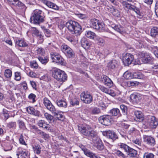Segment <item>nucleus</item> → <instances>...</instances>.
Wrapping results in <instances>:
<instances>
[{
	"mask_svg": "<svg viewBox=\"0 0 158 158\" xmlns=\"http://www.w3.org/2000/svg\"><path fill=\"white\" fill-rule=\"evenodd\" d=\"M65 26L69 31L76 36L80 35L82 32L81 26L75 21L70 20L66 23Z\"/></svg>",
	"mask_w": 158,
	"mask_h": 158,
	"instance_id": "obj_1",
	"label": "nucleus"
},
{
	"mask_svg": "<svg viewBox=\"0 0 158 158\" xmlns=\"http://www.w3.org/2000/svg\"><path fill=\"white\" fill-rule=\"evenodd\" d=\"M78 129L84 135L91 138L93 141L95 142V140L94 139L96 138L97 133L91 127L88 125H81L78 126Z\"/></svg>",
	"mask_w": 158,
	"mask_h": 158,
	"instance_id": "obj_2",
	"label": "nucleus"
},
{
	"mask_svg": "<svg viewBox=\"0 0 158 158\" xmlns=\"http://www.w3.org/2000/svg\"><path fill=\"white\" fill-rule=\"evenodd\" d=\"M44 13L40 10L36 9L34 10L30 21L31 23L39 24L44 21Z\"/></svg>",
	"mask_w": 158,
	"mask_h": 158,
	"instance_id": "obj_3",
	"label": "nucleus"
},
{
	"mask_svg": "<svg viewBox=\"0 0 158 158\" xmlns=\"http://www.w3.org/2000/svg\"><path fill=\"white\" fill-rule=\"evenodd\" d=\"M52 76L60 82H64L67 79V76L65 72L58 69H53Z\"/></svg>",
	"mask_w": 158,
	"mask_h": 158,
	"instance_id": "obj_4",
	"label": "nucleus"
},
{
	"mask_svg": "<svg viewBox=\"0 0 158 158\" xmlns=\"http://www.w3.org/2000/svg\"><path fill=\"white\" fill-rule=\"evenodd\" d=\"M62 52L68 57L70 58L74 56V53L73 50L66 45H62L61 47Z\"/></svg>",
	"mask_w": 158,
	"mask_h": 158,
	"instance_id": "obj_5",
	"label": "nucleus"
},
{
	"mask_svg": "<svg viewBox=\"0 0 158 158\" xmlns=\"http://www.w3.org/2000/svg\"><path fill=\"white\" fill-rule=\"evenodd\" d=\"M138 57L141 58L142 60L144 63H148L152 58L151 54L145 52H139L138 53Z\"/></svg>",
	"mask_w": 158,
	"mask_h": 158,
	"instance_id": "obj_6",
	"label": "nucleus"
},
{
	"mask_svg": "<svg viewBox=\"0 0 158 158\" xmlns=\"http://www.w3.org/2000/svg\"><path fill=\"white\" fill-rule=\"evenodd\" d=\"M43 103L46 108L52 114H56L57 112V110L47 98H44Z\"/></svg>",
	"mask_w": 158,
	"mask_h": 158,
	"instance_id": "obj_7",
	"label": "nucleus"
},
{
	"mask_svg": "<svg viewBox=\"0 0 158 158\" xmlns=\"http://www.w3.org/2000/svg\"><path fill=\"white\" fill-rule=\"evenodd\" d=\"M81 99L86 104H90L93 101V96L88 92H83L81 94Z\"/></svg>",
	"mask_w": 158,
	"mask_h": 158,
	"instance_id": "obj_8",
	"label": "nucleus"
},
{
	"mask_svg": "<svg viewBox=\"0 0 158 158\" xmlns=\"http://www.w3.org/2000/svg\"><path fill=\"white\" fill-rule=\"evenodd\" d=\"M78 146L83 152L84 154L90 158H98L99 157L96 156L95 153L87 149L85 146L82 144H79Z\"/></svg>",
	"mask_w": 158,
	"mask_h": 158,
	"instance_id": "obj_9",
	"label": "nucleus"
},
{
	"mask_svg": "<svg viewBox=\"0 0 158 158\" xmlns=\"http://www.w3.org/2000/svg\"><path fill=\"white\" fill-rule=\"evenodd\" d=\"M98 119L100 123L105 126L110 125L112 120L111 117L107 115L101 116L99 117Z\"/></svg>",
	"mask_w": 158,
	"mask_h": 158,
	"instance_id": "obj_10",
	"label": "nucleus"
},
{
	"mask_svg": "<svg viewBox=\"0 0 158 158\" xmlns=\"http://www.w3.org/2000/svg\"><path fill=\"white\" fill-rule=\"evenodd\" d=\"M134 59L133 55L130 53H127L123 57V62L125 66H128L132 63Z\"/></svg>",
	"mask_w": 158,
	"mask_h": 158,
	"instance_id": "obj_11",
	"label": "nucleus"
},
{
	"mask_svg": "<svg viewBox=\"0 0 158 158\" xmlns=\"http://www.w3.org/2000/svg\"><path fill=\"white\" fill-rule=\"evenodd\" d=\"M143 139L144 142L149 146L153 147L156 144L155 139L151 136L144 135Z\"/></svg>",
	"mask_w": 158,
	"mask_h": 158,
	"instance_id": "obj_12",
	"label": "nucleus"
},
{
	"mask_svg": "<svg viewBox=\"0 0 158 158\" xmlns=\"http://www.w3.org/2000/svg\"><path fill=\"white\" fill-rule=\"evenodd\" d=\"M148 123L150 127L155 128L158 125V119L154 116H151L149 118Z\"/></svg>",
	"mask_w": 158,
	"mask_h": 158,
	"instance_id": "obj_13",
	"label": "nucleus"
},
{
	"mask_svg": "<svg viewBox=\"0 0 158 158\" xmlns=\"http://www.w3.org/2000/svg\"><path fill=\"white\" fill-rule=\"evenodd\" d=\"M110 25L112 28L121 34H123L126 32L125 28L120 25H116L110 23Z\"/></svg>",
	"mask_w": 158,
	"mask_h": 158,
	"instance_id": "obj_14",
	"label": "nucleus"
},
{
	"mask_svg": "<svg viewBox=\"0 0 158 158\" xmlns=\"http://www.w3.org/2000/svg\"><path fill=\"white\" fill-rule=\"evenodd\" d=\"M105 134L108 138L111 139L113 141L115 140L118 138V136L116 134L112 131H105L104 133V135H105Z\"/></svg>",
	"mask_w": 158,
	"mask_h": 158,
	"instance_id": "obj_15",
	"label": "nucleus"
},
{
	"mask_svg": "<svg viewBox=\"0 0 158 158\" xmlns=\"http://www.w3.org/2000/svg\"><path fill=\"white\" fill-rule=\"evenodd\" d=\"M130 98L134 104H138L140 102L141 98L139 94L134 93L131 95Z\"/></svg>",
	"mask_w": 158,
	"mask_h": 158,
	"instance_id": "obj_16",
	"label": "nucleus"
},
{
	"mask_svg": "<svg viewBox=\"0 0 158 158\" xmlns=\"http://www.w3.org/2000/svg\"><path fill=\"white\" fill-rule=\"evenodd\" d=\"M26 110L29 114L35 116L39 117L40 115V112L35 110L33 107L29 106L27 107Z\"/></svg>",
	"mask_w": 158,
	"mask_h": 158,
	"instance_id": "obj_17",
	"label": "nucleus"
},
{
	"mask_svg": "<svg viewBox=\"0 0 158 158\" xmlns=\"http://www.w3.org/2000/svg\"><path fill=\"white\" fill-rule=\"evenodd\" d=\"M102 81L105 85L109 87H111L113 85L112 81L106 76H103Z\"/></svg>",
	"mask_w": 158,
	"mask_h": 158,
	"instance_id": "obj_18",
	"label": "nucleus"
},
{
	"mask_svg": "<svg viewBox=\"0 0 158 158\" xmlns=\"http://www.w3.org/2000/svg\"><path fill=\"white\" fill-rule=\"evenodd\" d=\"M132 142L135 144V146L140 150H143L146 148V147L142 144L140 139H134L132 141Z\"/></svg>",
	"mask_w": 158,
	"mask_h": 158,
	"instance_id": "obj_19",
	"label": "nucleus"
},
{
	"mask_svg": "<svg viewBox=\"0 0 158 158\" xmlns=\"http://www.w3.org/2000/svg\"><path fill=\"white\" fill-rule=\"evenodd\" d=\"M39 126L40 127L44 128L48 130L50 129V126L48 124H47L46 122L43 120H40L37 123Z\"/></svg>",
	"mask_w": 158,
	"mask_h": 158,
	"instance_id": "obj_20",
	"label": "nucleus"
},
{
	"mask_svg": "<svg viewBox=\"0 0 158 158\" xmlns=\"http://www.w3.org/2000/svg\"><path fill=\"white\" fill-rule=\"evenodd\" d=\"M81 44L83 47L85 49H88L91 44V43L85 38L81 39Z\"/></svg>",
	"mask_w": 158,
	"mask_h": 158,
	"instance_id": "obj_21",
	"label": "nucleus"
},
{
	"mask_svg": "<svg viewBox=\"0 0 158 158\" xmlns=\"http://www.w3.org/2000/svg\"><path fill=\"white\" fill-rule=\"evenodd\" d=\"M99 22L96 19H92L90 20V24L92 27L97 30Z\"/></svg>",
	"mask_w": 158,
	"mask_h": 158,
	"instance_id": "obj_22",
	"label": "nucleus"
},
{
	"mask_svg": "<svg viewBox=\"0 0 158 158\" xmlns=\"http://www.w3.org/2000/svg\"><path fill=\"white\" fill-rule=\"evenodd\" d=\"M131 10H132L134 11L137 15H138L137 17L141 19L143 17V16L141 14L140 9L139 8L132 5Z\"/></svg>",
	"mask_w": 158,
	"mask_h": 158,
	"instance_id": "obj_23",
	"label": "nucleus"
},
{
	"mask_svg": "<svg viewBox=\"0 0 158 158\" xmlns=\"http://www.w3.org/2000/svg\"><path fill=\"white\" fill-rule=\"evenodd\" d=\"M56 103L57 106L59 107L64 108L67 107V102L64 100L62 99L57 100L56 102Z\"/></svg>",
	"mask_w": 158,
	"mask_h": 158,
	"instance_id": "obj_24",
	"label": "nucleus"
},
{
	"mask_svg": "<svg viewBox=\"0 0 158 158\" xmlns=\"http://www.w3.org/2000/svg\"><path fill=\"white\" fill-rule=\"evenodd\" d=\"M135 114L136 117L137 121L140 122L143 120V115L141 112L136 111L135 112Z\"/></svg>",
	"mask_w": 158,
	"mask_h": 158,
	"instance_id": "obj_25",
	"label": "nucleus"
},
{
	"mask_svg": "<svg viewBox=\"0 0 158 158\" xmlns=\"http://www.w3.org/2000/svg\"><path fill=\"white\" fill-rule=\"evenodd\" d=\"M18 152L20 154L22 158L23 157L25 158L28 156V151L21 148H18Z\"/></svg>",
	"mask_w": 158,
	"mask_h": 158,
	"instance_id": "obj_26",
	"label": "nucleus"
},
{
	"mask_svg": "<svg viewBox=\"0 0 158 158\" xmlns=\"http://www.w3.org/2000/svg\"><path fill=\"white\" fill-rule=\"evenodd\" d=\"M127 152L130 156L133 157H136L137 154V152L131 147Z\"/></svg>",
	"mask_w": 158,
	"mask_h": 158,
	"instance_id": "obj_27",
	"label": "nucleus"
},
{
	"mask_svg": "<svg viewBox=\"0 0 158 158\" xmlns=\"http://www.w3.org/2000/svg\"><path fill=\"white\" fill-rule=\"evenodd\" d=\"M94 40L98 45L103 46L105 44L104 40L102 38L96 36Z\"/></svg>",
	"mask_w": 158,
	"mask_h": 158,
	"instance_id": "obj_28",
	"label": "nucleus"
},
{
	"mask_svg": "<svg viewBox=\"0 0 158 158\" xmlns=\"http://www.w3.org/2000/svg\"><path fill=\"white\" fill-rule=\"evenodd\" d=\"M117 145L119 147L123 149L124 151L126 152L130 148V147L126 144L122 143H118Z\"/></svg>",
	"mask_w": 158,
	"mask_h": 158,
	"instance_id": "obj_29",
	"label": "nucleus"
},
{
	"mask_svg": "<svg viewBox=\"0 0 158 158\" xmlns=\"http://www.w3.org/2000/svg\"><path fill=\"white\" fill-rule=\"evenodd\" d=\"M151 36L154 37H156L158 36V27H152L151 31Z\"/></svg>",
	"mask_w": 158,
	"mask_h": 158,
	"instance_id": "obj_30",
	"label": "nucleus"
},
{
	"mask_svg": "<svg viewBox=\"0 0 158 158\" xmlns=\"http://www.w3.org/2000/svg\"><path fill=\"white\" fill-rule=\"evenodd\" d=\"M60 56L56 52H52L51 54V57L53 62H56L58 59H59Z\"/></svg>",
	"mask_w": 158,
	"mask_h": 158,
	"instance_id": "obj_31",
	"label": "nucleus"
},
{
	"mask_svg": "<svg viewBox=\"0 0 158 158\" xmlns=\"http://www.w3.org/2000/svg\"><path fill=\"white\" fill-rule=\"evenodd\" d=\"M85 35L87 37L93 40H94L96 36L95 33L91 31H86Z\"/></svg>",
	"mask_w": 158,
	"mask_h": 158,
	"instance_id": "obj_32",
	"label": "nucleus"
},
{
	"mask_svg": "<svg viewBox=\"0 0 158 158\" xmlns=\"http://www.w3.org/2000/svg\"><path fill=\"white\" fill-rule=\"evenodd\" d=\"M110 113L113 116H119L121 115L119 110L117 108L112 109L110 110Z\"/></svg>",
	"mask_w": 158,
	"mask_h": 158,
	"instance_id": "obj_33",
	"label": "nucleus"
},
{
	"mask_svg": "<svg viewBox=\"0 0 158 158\" xmlns=\"http://www.w3.org/2000/svg\"><path fill=\"white\" fill-rule=\"evenodd\" d=\"M80 99L79 98L75 97L72 98L70 101V105L72 106H74L76 105H79V103Z\"/></svg>",
	"mask_w": 158,
	"mask_h": 158,
	"instance_id": "obj_34",
	"label": "nucleus"
},
{
	"mask_svg": "<svg viewBox=\"0 0 158 158\" xmlns=\"http://www.w3.org/2000/svg\"><path fill=\"white\" fill-rule=\"evenodd\" d=\"M16 44L19 46L21 47H27L28 45L26 43L22 40H18L16 41Z\"/></svg>",
	"mask_w": 158,
	"mask_h": 158,
	"instance_id": "obj_35",
	"label": "nucleus"
},
{
	"mask_svg": "<svg viewBox=\"0 0 158 158\" xmlns=\"http://www.w3.org/2000/svg\"><path fill=\"white\" fill-rule=\"evenodd\" d=\"M122 5L124 9L131 10L133 5L127 2H123Z\"/></svg>",
	"mask_w": 158,
	"mask_h": 158,
	"instance_id": "obj_36",
	"label": "nucleus"
},
{
	"mask_svg": "<svg viewBox=\"0 0 158 158\" xmlns=\"http://www.w3.org/2000/svg\"><path fill=\"white\" fill-rule=\"evenodd\" d=\"M97 30L99 31H103L105 30V25L102 23L99 22Z\"/></svg>",
	"mask_w": 158,
	"mask_h": 158,
	"instance_id": "obj_37",
	"label": "nucleus"
},
{
	"mask_svg": "<svg viewBox=\"0 0 158 158\" xmlns=\"http://www.w3.org/2000/svg\"><path fill=\"white\" fill-rule=\"evenodd\" d=\"M97 30L99 31H103L105 30V25L102 23L99 22Z\"/></svg>",
	"mask_w": 158,
	"mask_h": 158,
	"instance_id": "obj_38",
	"label": "nucleus"
},
{
	"mask_svg": "<svg viewBox=\"0 0 158 158\" xmlns=\"http://www.w3.org/2000/svg\"><path fill=\"white\" fill-rule=\"evenodd\" d=\"M117 64V62L116 60H112L108 64V67L112 69L114 68Z\"/></svg>",
	"mask_w": 158,
	"mask_h": 158,
	"instance_id": "obj_39",
	"label": "nucleus"
},
{
	"mask_svg": "<svg viewBox=\"0 0 158 158\" xmlns=\"http://www.w3.org/2000/svg\"><path fill=\"white\" fill-rule=\"evenodd\" d=\"M114 154L118 157L120 158H126V156L121 151L116 150L114 151Z\"/></svg>",
	"mask_w": 158,
	"mask_h": 158,
	"instance_id": "obj_40",
	"label": "nucleus"
},
{
	"mask_svg": "<svg viewBox=\"0 0 158 158\" xmlns=\"http://www.w3.org/2000/svg\"><path fill=\"white\" fill-rule=\"evenodd\" d=\"M96 105L98 107L102 108V109L105 108L106 107L105 104L101 100L99 99H97Z\"/></svg>",
	"mask_w": 158,
	"mask_h": 158,
	"instance_id": "obj_41",
	"label": "nucleus"
},
{
	"mask_svg": "<svg viewBox=\"0 0 158 158\" xmlns=\"http://www.w3.org/2000/svg\"><path fill=\"white\" fill-rule=\"evenodd\" d=\"M34 152L38 154H40L41 152V148L40 146L38 144L35 145L34 147H33Z\"/></svg>",
	"mask_w": 158,
	"mask_h": 158,
	"instance_id": "obj_42",
	"label": "nucleus"
},
{
	"mask_svg": "<svg viewBox=\"0 0 158 158\" xmlns=\"http://www.w3.org/2000/svg\"><path fill=\"white\" fill-rule=\"evenodd\" d=\"M47 6L50 8H52L55 10H58L59 8L58 6L56 5L55 4L53 3L50 1H48Z\"/></svg>",
	"mask_w": 158,
	"mask_h": 158,
	"instance_id": "obj_43",
	"label": "nucleus"
},
{
	"mask_svg": "<svg viewBox=\"0 0 158 158\" xmlns=\"http://www.w3.org/2000/svg\"><path fill=\"white\" fill-rule=\"evenodd\" d=\"M12 72L9 69H6L4 72V76L7 78H10L12 76Z\"/></svg>",
	"mask_w": 158,
	"mask_h": 158,
	"instance_id": "obj_44",
	"label": "nucleus"
},
{
	"mask_svg": "<svg viewBox=\"0 0 158 158\" xmlns=\"http://www.w3.org/2000/svg\"><path fill=\"white\" fill-rule=\"evenodd\" d=\"M100 113L101 110L100 109L97 107H94L93 108L91 111V114H98Z\"/></svg>",
	"mask_w": 158,
	"mask_h": 158,
	"instance_id": "obj_45",
	"label": "nucleus"
},
{
	"mask_svg": "<svg viewBox=\"0 0 158 158\" xmlns=\"http://www.w3.org/2000/svg\"><path fill=\"white\" fill-rule=\"evenodd\" d=\"M123 77L126 79H130L132 78V74L128 71L126 72L123 75Z\"/></svg>",
	"mask_w": 158,
	"mask_h": 158,
	"instance_id": "obj_46",
	"label": "nucleus"
},
{
	"mask_svg": "<svg viewBox=\"0 0 158 158\" xmlns=\"http://www.w3.org/2000/svg\"><path fill=\"white\" fill-rule=\"evenodd\" d=\"M111 12L113 15L117 17H118L119 16V12L118 10L116 9L115 7L113 6H112V8H111Z\"/></svg>",
	"mask_w": 158,
	"mask_h": 158,
	"instance_id": "obj_47",
	"label": "nucleus"
},
{
	"mask_svg": "<svg viewBox=\"0 0 158 158\" xmlns=\"http://www.w3.org/2000/svg\"><path fill=\"white\" fill-rule=\"evenodd\" d=\"M127 85L129 87L138 85L139 83L136 81H128L127 83Z\"/></svg>",
	"mask_w": 158,
	"mask_h": 158,
	"instance_id": "obj_48",
	"label": "nucleus"
},
{
	"mask_svg": "<svg viewBox=\"0 0 158 158\" xmlns=\"http://www.w3.org/2000/svg\"><path fill=\"white\" fill-rule=\"evenodd\" d=\"M154 154L148 152H145L143 155V158H154Z\"/></svg>",
	"mask_w": 158,
	"mask_h": 158,
	"instance_id": "obj_49",
	"label": "nucleus"
},
{
	"mask_svg": "<svg viewBox=\"0 0 158 158\" xmlns=\"http://www.w3.org/2000/svg\"><path fill=\"white\" fill-rule=\"evenodd\" d=\"M39 61L42 64H45L48 62V59L44 57L39 56L37 58Z\"/></svg>",
	"mask_w": 158,
	"mask_h": 158,
	"instance_id": "obj_50",
	"label": "nucleus"
},
{
	"mask_svg": "<svg viewBox=\"0 0 158 158\" xmlns=\"http://www.w3.org/2000/svg\"><path fill=\"white\" fill-rule=\"evenodd\" d=\"M56 63H58L62 65H65L66 64V62L60 56L59 59L56 61Z\"/></svg>",
	"mask_w": 158,
	"mask_h": 158,
	"instance_id": "obj_51",
	"label": "nucleus"
},
{
	"mask_svg": "<svg viewBox=\"0 0 158 158\" xmlns=\"http://www.w3.org/2000/svg\"><path fill=\"white\" fill-rule=\"evenodd\" d=\"M18 122L19 128L20 129L24 130L26 128L25 123L23 121L21 120H18Z\"/></svg>",
	"mask_w": 158,
	"mask_h": 158,
	"instance_id": "obj_52",
	"label": "nucleus"
},
{
	"mask_svg": "<svg viewBox=\"0 0 158 158\" xmlns=\"http://www.w3.org/2000/svg\"><path fill=\"white\" fill-rule=\"evenodd\" d=\"M44 116L49 123H50L53 118V117L47 113L44 114Z\"/></svg>",
	"mask_w": 158,
	"mask_h": 158,
	"instance_id": "obj_53",
	"label": "nucleus"
},
{
	"mask_svg": "<svg viewBox=\"0 0 158 158\" xmlns=\"http://www.w3.org/2000/svg\"><path fill=\"white\" fill-rule=\"evenodd\" d=\"M14 79L16 81H19L21 80V74L18 72H16L14 73Z\"/></svg>",
	"mask_w": 158,
	"mask_h": 158,
	"instance_id": "obj_54",
	"label": "nucleus"
},
{
	"mask_svg": "<svg viewBox=\"0 0 158 158\" xmlns=\"http://www.w3.org/2000/svg\"><path fill=\"white\" fill-rule=\"evenodd\" d=\"M120 107L123 114L125 115H127V106L124 105L122 104L120 105Z\"/></svg>",
	"mask_w": 158,
	"mask_h": 158,
	"instance_id": "obj_55",
	"label": "nucleus"
},
{
	"mask_svg": "<svg viewBox=\"0 0 158 158\" xmlns=\"http://www.w3.org/2000/svg\"><path fill=\"white\" fill-rule=\"evenodd\" d=\"M132 78L140 79L142 77L141 74L139 72H135L133 74Z\"/></svg>",
	"mask_w": 158,
	"mask_h": 158,
	"instance_id": "obj_56",
	"label": "nucleus"
},
{
	"mask_svg": "<svg viewBox=\"0 0 158 158\" xmlns=\"http://www.w3.org/2000/svg\"><path fill=\"white\" fill-rule=\"evenodd\" d=\"M98 88L102 92L107 94L108 93L109 89L103 86L100 85L98 86Z\"/></svg>",
	"mask_w": 158,
	"mask_h": 158,
	"instance_id": "obj_57",
	"label": "nucleus"
},
{
	"mask_svg": "<svg viewBox=\"0 0 158 158\" xmlns=\"http://www.w3.org/2000/svg\"><path fill=\"white\" fill-rule=\"evenodd\" d=\"M42 28L44 31V32L46 36L48 37H50L51 34L50 31L49 29H46L44 27H42Z\"/></svg>",
	"mask_w": 158,
	"mask_h": 158,
	"instance_id": "obj_58",
	"label": "nucleus"
},
{
	"mask_svg": "<svg viewBox=\"0 0 158 158\" xmlns=\"http://www.w3.org/2000/svg\"><path fill=\"white\" fill-rule=\"evenodd\" d=\"M14 3H12V4L19 6H23L24 4L20 2L19 0H13Z\"/></svg>",
	"mask_w": 158,
	"mask_h": 158,
	"instance_id": "obj_59",
	"label": "nucleus"
},
{
	"mask_svg": "<svg viewBox=\"0 0 158 158\" xmlns=\"http://www.w3.org/2000/svg\"><path fill=\"white\" fill-rule=\"evenodd\" d=\"M31 31L32 32V34L37 37L40 34L39 31L35 27H32Z\"/></svg>",
	"mask_w": 158,
	"mask_h": 158,
	"instance_id": "obj_60",
	"label": "nucleus"
},
{
	"mask_svg": "<svg viewBox=\"0 0 158 158\" xmlns=\"http://www.w3.org/2000/svg\"><path fill=\"white\" fill-rule=\"evenodd\" d=\"M36 95L34 94L31 93L28 96V98L32 101V102L34 103L35 102Z\"/></svg>",
	"mask_w": 158,
	"mask_h": 158,
	"instance_id": "obj_61",
	"label": "nucleus"
},
{
	"mask_svg": "<svg viewBox=\"0 0 158 158\" xmlns=\"http://www.w3.org/2000/svg\"><path fill=\"white\" fill-rule=\"evenodd\" d=\"M19 143L22 144L26 145V144L24 140L23 139V136L22 134H21L20 138L19 139Z\"/></svg>",
	"mask_w": 158,
	"mask_h": 158,
	"instance_id": "obj_62",
	"label": "nucleus"
},
{
	"mask_svg": "<svg viewBox=\"0 0 158 158\" xmlns=\"http://www.w3.org/2000/svg\"><path fill=\"white\" fill-rule=\"evenodd\" d=\"M30 66L31 67L34 69H37L38 67V65L35 61H33L30 62Z\"/></svg>",
	"mask_w": 158,
	"mask_h": 158,
	"instance_id": "obj_63",
	"label": "nucleus"
},
{
	"mask_svg": "<svg viewBox=\"0 0 158 158\" xmlns=\"http://www.w3.org/2000/svg\"><path fill=\"white\" fill-rule=\"evenodd\" d=\"M119 127L123 128L124 129H128L129 126V125L127 124H126L124 123H121L119 124Z\"/></svg>",
	"mask_w": 158,
	"mask_h": 158,
	"instance_id": "obj_64",
	"label": "nucleus"
}]
</instances>
